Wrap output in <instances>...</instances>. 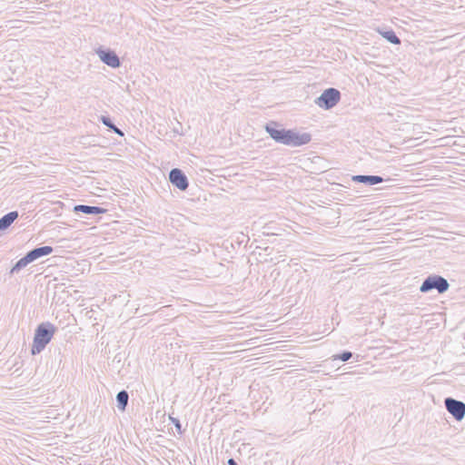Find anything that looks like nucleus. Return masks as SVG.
<instances>
[{
    "label": "nucleus",
    "instance_id": "obj_1",
    "mask_svg": "<svg viewBox=\"0 0 465 465\" xmlns=\"http://www.w3.org/2000/svg\"><path fill=\"white\" fill-rule=\"evenodd\" d=\"M264 129L276 143L291 147L307 144L312 140L310 134H300L293 129L279 128V124L273 121L266 124Z\"/></svg>",
    "mask_w": 465,
    "mask_h": 465
},
{
    "label": "nucleus",
    "instance_id": "obj_2",
    "mask_svg": "<svg viewBox=\"0 0 465 465\" xmlns=\"http://www.w3.org/2000/svg\"><path fill=\"white\" fill-rule=\"evenodd\" d=\"M264 129L276 143L291 147L307 144L312 140L310 134H300L293 129L279 128V124L273 121L266 124Z\"/></svg>",
    "mask_w": 465,
    "mask_h": 465
},
{
    "label": "nucleus",
    "instance_id": "obj_3",
    "mask_svg": "<svg viewBox=\"0 0 465 465\" xmlns=\"http://www.w3.org/2000/svg\"><path fill=\"white\" fill-rule=\"evenodd\" d=\"M55 331L56 327L49 322L40 323L35 331L31 354L37 355L42 352L51 341Z\"/></svg>",
    "mask_w": 465,
    "mask_h": 465
},
{
    "label": "nucleus",
    "instance_id": "obj_4",
    "mask_svg": "<svg viewBox=\"0 0 465 465\" xmlns=\"http://www.w3.org/2000/svg\"><path fill=\"white\" fill-rule=\"evenodd\" d=\"M450 288L448 281L438 274H430L424 279L420 286V292L427 293L432 290H436L440 294L446 292Z\"/></svg>",
    "mask_w": 465,
    "mask_h": 465
},
{
    "label": "nucleus",
    "instance_id": "obj_5",
    "mask_svg": "<svg viewBox=\"0 0 465 465\" xmlns=\"http://www.w3.org/2000/svg\"><path fill=\"white\" fill-rule=\"evenodd\" d=\"M341 100V93L338 89L330 87L325 89L322 94L316 98L315 104L322 109L330 110L333 108Z\"/></svg>",
    "mask_w": 465,
    "mask_h": 465
},
{
    "label": "nucleus",
    "instance_id": "obj_6",
    "mask_svg": "<svg viewBox=\"0 0 465 465\" xmlns=\"http://www.w3.org/2000/svg\"><path fill=\"white\" fill-rule=\"evenodd\" d=\"M446 410L453 416V418L460 421L465 416V403L461 401L447 397L444 400Z\"/></svg>",
    "mask_w": 465,
    "mask_h": 465
},
{
    "label": "nucleus",
    "instance_id": "obj_7",
    "mask_svg": "<svg viewBox=\"0 0 465 465\" xmlns=\"http://www.w3.org/2000/svg\"><path fill=\"white\" fill-rule=\"evenodd\" d=\"M95 53L100 60L106 65L112 68H118L121 66L120 58L114 50L100 46L95 50Z\"/></svg>",
    "mask_w": 465,
    "mask_h": 465
},
{
    "label": "nucleus",
    "instance_id": "obj_8",
    "mask_svg": "<svg viewBox=\"0 0 465 465\" xmlns=\"http://www.w3.org/2000/svg\"><path fill=\"white\" fill-rule=\"evenodd\" d=\"M169 181L173 185L181 191H185L189 186V182L184 173L178 168H173L169 173Z\"/></svg>",
    "mask_w": 465,
    "mask_h": 465
},
{
    "label": "nucleus",
    "instance_id": "obj_9",
    "mask_svg": "<svg viewBox=\"0 0 465 465\" xmlns=\"http://www.w3.org/2000/svg\"><path fill=\"white\" fill-rule=\"evenodd\" d=\"M74 212L75 213H83L87 215H98L103 214L106 213V209L102 208L100 206H91V205H84V204H77L74 207Z\"/></svg>",
    "mask_w": 465,
    "mask_h": 465
},
{
    "label": "nucleus",
    "instance_id": "obj_10",
    "mask_svg": "<svg viewBox=\"0 0 465 465\" xmlns=\"http://www.w3.org/2000/svg\"><path fill=\"white\" fill-rule=\"evenodd\" d=\"M351 180L355 183H361L366 185H375L381 183L384 181V179L380 175H363L358 174L353 175Z\"/></svg>",
    "mask_w": 465,
    "mask_h": 465
},
{
    "label": "nucleus",
    "instance_id": "obj_11",
    "mask_svg": "<svg viewBox=\"0 0 465 465\" xmlns=\"http://www.w3.org/2000/svg\"><path fill=\"white\" fill-rule=\"evenodd\" d=\"M53 252H54V248L52 246L45 245V246H40V247L34 248L33 250L29 251L27 253L29 256H31V259L33 260V262H35V260H37L41 257L47 256V255L51 254Z\"/></svg>",
    "mask_w": 465,
    "mask_h": 465
},
{
    "label": "nucleus",
    "instance_id": "obj_12",
    "mask_svg": "<svg viewBox=\"0 0 465 465\" xmlns=\"http://www.w3.org/2000/svg\"><path fill=\"white\" fill-rule=\"evenodd\" d=\"M18 215L17 211H12L5 214L0 218V229L2 231L6 230L18 218Z\"/></svg>",
    "mask_w": 465,
    "mask_h": 465
},
{
    "label": "nucleus",
    "instance_id": "obj_13",
    "mask_svg": "<svg viewBox=\"0 0 465 465\" xmlns=\"http://www.w3.org/2000/svg\"><path fill=\"white\" fill-rule=\"evenodd\" d=\"M31 262H33L31 256H29L28 253H26L24 257H22L20 260H18L15 262V264L11 268L9 274L14 275L15 273H17L18 272H20L23 268H25Z\"/></svg>",
    "mask_w": 465,
    "mask_h": 465
},
{
    "label": "nucleus",
    "instance_id": "obj_14",
    "mask_svg": "<svg viewBox=\"0 0 465 465\" xmlns=\"http://www.w3.org/2000/svg\"><path fill=\"white\" fill-rule=\"evenodd\" d=\"M129 394L125 390L120 391L116 395L117 408L120 411H125L128 404Z\"/></svg>",
    "mask_w": 465,
    "mask_h": 465
},
{
    "label": "nucleus",
    "instance_id": "obj_15",
    "mask_svg": "<svg viewBox=\"0 0 465 465\" xmlns=\"http://www.w3.org/2000/svg\"><path fill=\"white\" fill-rule=\"evenodd\" d=\"M100 121L104 124L106 127H108L109 130L113 131L114 134H118L119 136H124V132L119 129L111 120L109 116L102 115L100 117Z\"/></svg>",
    "mask_w": 465,
    "mask_h": 465
},
{
    "label": "nucleus",
    "instance_id": "obj_16",
    "mask_svg": "<svg viewBox=\"0 0 465 465\" xmlns=\"http://www.w3.org/2000/svg\"><path fill=\"white\" fill-rule=\"evenodd\" d=\"M379 33L382 35L383 38H385L391 44H393V45L401 44V39L396 35V34L393 30H385V31L379 30Z\"/></svg>",
    "mask_w": 465,
    "mask_h": 465
},
{
    "label": "nucleus",
    "instance_id": "obj_17",
    "mask_svg": "<svg viewBox=\"0 0 465 465\" xmlns=\"http://www.w3.org/2000/svg\"><path fill=\"white\" fill-rule=\"evenodd\" d=\"M352 357V353L349 351H344L341 353L332 356L333 360H340L341 361H347Z\"/></svg>",
    "mask_w": 465,
    "mask_h": 465
},
{
    "label": "nucleus",
    "instance_id": "obj_18",
    "mask_svg": "<svg viewBox=\"0 0 465 465\" xmlns=\"http://www.w3.org/2000/svg\"><path fill=\"white\" fill-rule=\"evenodd\" d=\"M170 419H171L173 424L175 426L178 432L181 434L182 433V425H181L180 420L176 418H172V417H170Z\"/></svg>",
    "mask_w": 465,
    "mask_h": 465
},
{
    "label": "nucleus",
    "instance_id": "obj_19",
    "mask_svg": "<svg viewBox=\"0 0 465 465\" xmlns=\"http://www.w3.org/2000/svg\"><path fill=\"white\" fill-rule=\"evenodd\" d=\"M227 463H228V465H238L236 460L232 458L229 459Z\"/></svg>",
    "mask_w": 465,
    "mask_h": 465
},
{
    "label": "nucleus",
    "instance_id": "obj_20",
    "mask_svg": "<svg viewBox=\"0 0 465 465\" xmlns=\"http://www.w3.org/2000/svg\"><path fill=\"white\" fill-rule=\"evenodd\" d=\"M1 231H2V230L0 229V232H1Z\"/></svg>",
    "mask_w": 465,
    "mask_h": 465
}]
</instances>
